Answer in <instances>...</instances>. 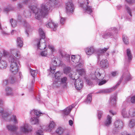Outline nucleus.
Segmentation results:
<instances>
[{"instance_id":"nucleus-23","label":"nucleus","mask_w":135,"mask_h":135,"mask_svg":"<svg viewBox=\"0 0 135 135\" xmlns=\"http://www.w3.org/2000/svg\"><path fill=\"white\" fill-rule=\"evenodd\" d=\"M58 24L55 23L52 20H50L46 25L48 28L52 29L54 31H56L58 27Z\"/></svg>"},{"instance_id":"nucleus-42","label":"nucleus","mask_w":135,"mask_h":135,"mask_svg":"<svg viewBox=\"0 0 135 135\" xmlns=\"http://www.w3.org/2000/svg\"><path fill=\"white\" fill-rule=\"evenodd\" d=\"M123 40L124 43L125 44L127 45L129 44L128 38L126 36L124 35H123Z\"/></svg>"},{"instance_id":"nucleus-40","label":"nucleus","mask_w":135,"mask_h":135,"mask_svg":"<svg viewBox=\"0 0 135 135\" xmlns=\"http://www.w3.org/2000/svg\"><path fill=\"white\" fill-rule=\"evenodd\" d=\"M92 100V95L91 94H89L88 95L87 98L85 100V102L86 104H89L91 102Z\"/></svg>"},{"instance_id":"nucleus-53","label":"nucleus","mask_w":135,"mask_h":135,"mask_svg":"<svg viewBox=\"0 0 135 135\" xmlns=\"http://www.w3.org/2000/svg\"><path fill=\"white\" fill-rule=\"evenodd\" d=\"M126 1L130 4H131L135 2V0H126Z\"/></svg>"},{"instance_id":"nucleus-61","label":"nucleus","mask_w":135,"mask_h":135,"mask_svg":"<svg viewBox=\"0 0 135 135\" xmlns=\"http://www.w3.org/2000/svg\"><path fill=\"white\" fill-rule=\"evenodd\" d=\"M19 76H20V77L21 78V73L20 72L19 73Z\"/></svg>"},{"instance_id":"nucleus-33","label":"nucleus","mask_w":135,"mask_h":135,"mask_svg":"<svg viewBox=\"0 0 135 135\" xmlns=\"http://www.w3.org/2000/svg\"><path fill=\"white\" fill-rule=\"evenodd\" d=\"M125 7L127 13L128 14H129V16L128 18L127 17V20L130 21L131 20V18L132 16V10L129 7L127 6H126Z\"/></svg>"},{"instance_id":"nucleus-56","label":"nucleus","mask_w":135,"mask_h":135,"mask_svg":"<svg viewBox=\"0 0 135 135\" xmlns=\"http://www.w3.org/2000/svg\"><path fill=\"white\" fill-rule=\"evenodd\" d=\"M16 32V31L15 30H12L11 32V34L12 35L14 34L15 32Z\"/></svg>"},{"instance_id":"nucleus-29","label":"nucleus","mask_w":135,"mask_h":135,"mask_svg":"<svg viewBox=\"0 0 135 135\" xmlns=\"http://www.w3.org/2000/svg\"><path fill=\"white\" fill-rule=\"evenodd\" d=\"M5 91L6 95L7 96H13L14 95L13 90L11 87L7 86L5 88Z\"/></svg>"},{"instance_id":"nucleus-55","label":"nucleus","mask_w":135,"mask_h":135,"mask_svg":"<svg viewBox=\"0 0 135 135\" xmlns=\"http://www.w3.org/2000/svg\"><path fill=\"white\" fill-rule=\"evenodd\" d=\"M122 6L120 5H119L117 6V8L118 9H119L121 8Z\"/></svg>"},{"instance_id":"nucleus-13","label":"nucleus","mask_w":135,"mask_h":135,"mask_svg":"<svg viewBox=\"0 0 135 135\" xmlns=\"http://www.w3.org/2000/svg\"><path fill=\"white\" fill-rule=\"evenodd\" d=\"M20 130L22 133H28L31 132L32 127L27 123H23L20 126Z\"/></svg>"},{"instance_id":"nucleus-24","label":"nucleus","mask_w":135,"mask_h":135,"mask_svg":"<svg viewBox=\"0 0 135 135\" xmlns=\"http://www.w3.org/2000/svg\"><path fill=\"white\" fill-rule=\"evenodd\" d=\"M2 56V54L0 52V70L5 69L7 66V63L5 61L1 60Z\"/></svg>"},{"instance_id":"nucleus-14","label":"nucleus","mask_w":135,"mask_h":135,"mask_svg":"<svg viewBox=\"0 0 135 135\" xmlns=\"http://www.w3.org/2000/svg\"><path fill=\"white\" fill-rule=\"evenodd\" d=\"M67 78L66 77H64L60 79L59 81L57 80H56L54 82V84L57 87H59V85L61 86H63L64 88L66 87L67 85Z\"/></svg>"},{"instance_id":"nucleus-26","label":"nucleus","mask_w":135,"mask_h":135,"mask_svg":"<svg viewBox=\"0 0 135 135\" xmlns=\"http://www.w3.org/2000/svg\"><path fill=\"white\" fill-rule=\"evenodd\" d=\"M117 98V94L116 93L112 95L110 98L109 104L114 107H115L116 105V101Z\"/></svg>"},{"instance_id":"nucleus-58","label":"nucleus","mask_w":135,"mask_h":135,"mask_svg":"<svg viewBox=\"0 0 135 135\" xmlns=\"http://www.w3.org/2000/svg\"><path fill=\"white\" fill-rule=\"evenodd\" d=\"M123 133H124V134H125L126 135H131V134H127V132L126 131L124 132Z\"/></svg>"},{"instance_id":"nucleus-60","label":"nucleus","mask_w":135,"mask_h":135,"mask_svg":"<svg viewBox=\"0 0 135 135\" xmlns=\"http://www.w3.org/2000/svg\"><path fill=\"white\" fill-rule=\"evenodd\" d=\"M34 80H32V84H33V83H34Z\"/></svg>"},{"instance_id":"nucleus-7","label":"nucleus","mask_w":135,"mask_h":135,"mask_svg":"<svg viewBox=\"0 0 135 135\" xmlns=\"http://www.w3.org/2000/svg\"><path fill=\"white\" fill-rule=\"evenodd\" d=\"M38 32L40 40L37 39L35 40L34 44L37 46V49L41 50L45 49L46 47V43L44 38H45V33L41 28H40Z\"/></svg>"},{"instance_id":"nucleus-41","label":"nucleus","mask_w":135,"mask_h":135,"mask_svg":"<svg viewBox=\"0 0 135 135\" xmlns=\"http://www.w3.org/2000/svg\"><path fill=\"white\" fill-rule=\"evenodd\" d=\"M11 84L14 83L17 81V78L16 76H11L9 78Z\"/></svg>"},{"instance_id":"nucleus-9","label":"nucleus","mask_w":135,"mask_h":135,"mask_svg":"<svg viewBox=\"0 0 135 135\" xmlns=\"http://www.w3.org/2000/svg\"><path fill=\"white\" fill-rule=\"evenodd\" d=\"M72 61L75 64H77L75 66V68H82L84 66V61L81 59V57L79 55H72L71 57Z\"/></svg>"},{"instance_id":"nucleus-28","label":"nucleus","mask_w":135,"mask_h":135,"mask_svg":"<svg viewBox=\"0 0 135 135\" xmlns=\"http://www.w3.org/2000/svg\"><path fill=\"white\" fill-rule=\"evenodd\" d=\"M100 62V67L104 69L107 68L109 66V62L106 59L103 60L101 59Z\"/></svg>"},{"instance_id":"nucleus-49","label":"nucleus","mask_w":135,"mask_h":135,"mask_svg":"<svg viewBox=\"0 0 135 135\" xmlns=\"http://www.w3.org/2000/svg\"><path fill=\"white\" fill-rule=\"evenodd\" d=\"M86 81L87 84L90 86H92L93 85V83L90 80L86 79Z\"/></svg>"},{"instance_id":"nucleus-31","label":"nucleus","mask_w":135,"mask_h":135,"mask_svg":"<svg viewBox=\"0 0 135 135\" xmlns=\"http://www.w3.org/2000/svg\"><path fill=\"white\" fill-rule=\"evenodd\" d=\"M71 68L70 67H65L64 69V73L66 75L69 74V76L71 80H74V79L72 76V75L71 74H70V72L71 71Z\"/></svg>"},{"instance_id":"nucleus-12","label":"nucleus","mask_w":135,"mask_h":135,"mask_svg":"<svg viewBox=\"0 0 135 135\" xmlns=\"http://www.w3.org/2000/svg\"><path fill=\"white\" fill-rule=\"evenodd\" d=\"M31 114H34L36 115L33 117H32L30 119V122L32 124H37L38 123L39 120L37 116H40L39 115L42 114V113L37 110H31L30 112Z\"/></svg>"},{"instance_id":"nucleus-6","label":"nucleus","mask_w":135,"mask_h":135,"mask_svg":"<svg viewBox=\"0 0 135 135\" xmlns=\"http://www.w3.org/2000/svg\"><path fill=\"white\" fill-rule=\"evenodd\" d=\"M31 16V13L28 12L24 11L23 13H18L17 20L19 25L23 24L25 27V32L27 36H28L29 34L31 32L32 30L29 24L26 21L23 20V17L26 18L30 17Z\"/></svg>"},{"instance_id":"nucleus-30","label":"nucleus","mask_w":135,"mask_h":135,"mask_svg":"<svg viewBox=\"0 0 135 135\" xmlns=\"http://www.w3.org/2000/svg\"><path fill=\"white\" fill-rule=\"evenodd\" d=\"M121 114L124 118H129V109H127L126 108H123L121 111Z\"/></svg>"},{"instance_id":"nucleus-8","label":"nucleus","mask_w":135,"mask_h":135,"mask_svg":"<svg viewBox=\"0 0 135 135\" xmlns=\"http://www.w3.org/2000/svg\"><path fill=\"white\" fill-rule=\"evenodd\" d=\"M118 30L115 27H111L107 29L102 35V37L105 39L112 38L114 36V33H117Z\"/></svg>"},{"instance_id":"nucleus-5","label":"nucleus","mask_w":135,"mask_h":135,"mask_svg":"<svg viewBox=\"0 0 135 135\" xmlns=\"http://www.w3.org/2000/svg\"><path fill=\"white\" fill-rule=\"evenodd\" d=\"M3 101L0 99V118L3 120L9 122L11 121L14 124H17L18 122L17 117L14 115L11 117L9 113L3 108Z\"/></svg>"},{"instance_id":"nucleus-34","label":"nucleus","mask_w":135,"mask_h":135,"mask_svg":"<svg viewBox=\"0 0 135 135\" xmlns=\"http://www.w3.org/2000/svg\"><path fill=\"white\" fill-rule=\"evenodd\" d=\"M17 44V46L19 47H22L23 45V40L21 37H18L16 40Z\"/></svg>"},{"instance_id":"nucleus-18","label":"nucleus","mask_w":135,"mask_h":135,"mask_svg":"<svg viewBox=\"0 0 135 135\" xmlns=\"http://www.w3.org/2000/svg\"><path fill=\"white\" fill-rule=\"evenodd\" d=\"M57 60L58 59L55 57L52 58L51 63L50 64L49 69L50 73L53 74L55 73L56 69Z\"/></svg>"},{"instance_id":"nucleus-50","label":"nucleus","mask_w":135,"mask_h":135,"mask_svg":"<svg viewBox=\"0 0 135 135\" xmlns=\"http://www.w3.org/2000/svg\"><path fill=\"white\" fill-rule=\"evenodd\" d=\"M60 76V75L59 71H57L55 74V77L56 79H59Z\"/></svg>"},{"instance_id":"nucleus-4","label":"nucleus","mask_w":135,"mask_h":135,"mask_svg":"<svg viewBox=\"0 0 135 135\" xmlns=\"http://www.w3.org/2000/svg\"><path fill=\"white\" fill-rule=\"evenodd\" d=\"M105 73L104 71L102 69L98 68L95 71L92 72L90 75L91 79L99 82L98 85H101L105 84L107 80H103L105 76Z\"/></svg>"},{"instance_id":"nucleus-47","label":"nucleus","mask_w":135,"mask_h":135,"mask_svg":"<svg viewBox=\"0 0 135 135\" xmlns=\"http://www.w3.org/2000/svg\"><path fill=\"white\" fill-rule=\"evenodd\" d=\"M60 23L61 25H63L64 23L65 22L66 19L62 17H60Z\"/></svg>"},{"instance_id":"nucleus-38","label":"nucleus","mask_w":135,"mask_h":135,"mask_svg":"<svg viewBox=\"0 0 135 135\" xmlns=\"http://www.w3.org/2000/svg\"><path fill=\"white\" fill-rule=\"evenodd\" d=\"M135 126V118H132L129 120L128 126L131 128H133Z\"/></svg>"},{"instance_id":"nucleus-36","label":"nucleus","mask_w":135,"mask_h":135,"mask_svg":"<svg viewBox=\"0 0 135 135\" xmlns=\"http://www.w3.org/2000/svg\"><path fill=\"white\" fill-rule=\"evenodd\" d=\"M81 68H75L79 75L81 76L84 75L85 74V69H79Z\"/></svg>"},{"instance_id":"nucleus-3","label":"nucleus","mask_w":135,"mask_h":135,"mask_svg":"<svg viewBox=\"0 0 135 135\" xmlns=\"http://www.w3.org/2000/svg\"><path fill=\"white\" fill-rule=\"evenodd\" d=\"M132 78L131 76L129 73L128 71H127L123 74L118 82L115 86L110 88L100 89L96 92L95 93H111L114 90L117 88L120 85L122 80H124L125 83H126L127 81L131 80Z\"/></svg>"},{"instance_id":"nucleus-57","label":"nucleus","mask_w":135,"mask_h":135,"mask_svg":"<svg viewBox=\"0 0 135 135\" xmlns=\"http://www.w3.org/2000/svg\"><path fill=\"white\" fill-rule=\"evenodd\" d=\"M36 99L39 102V101H40V97H39L38 98V99L37 98V97H36Z\"/></svg>"},{"instance_id":"nucleus-1","label":"nucleus","mask_w":135,"mask_h":135,"mask_svg":"<svg viewBox=\"0 0 135 135\" xmlns=\"http://www.w3.org/2000/svg\"><path fill=\"white\" fill-rule=\"evenodd\" d=\"M35 0H23L22 3H19L18 4L19 7L22 8L23 4H28V7L31 11L35 14V18L38 20L42 17H44L47 15L49 11L52 10V8L59 7L61 6V4L59 0H48L46 3L41 4V9H38L37 7L33 5L32 3H34Z\"/></svg>"},{"instance_id":"nucleus-45","label":"nucleus","mask_w":135,"mask_h":135,"mask_svg":"<svg viewBox=\"0 0 135 135\" xmlns=\"http://www.w3.org/2000/svg\"><path fill=\"white\" fill-rule=\"evenodd\" d=\"M8 84V81L7 79L3 80L2 81V85L3 86H6Z\"/></svg>"},{"instance_id":"nucleus-51","label":"nucleus","mask_w":135,"mask_h":135,"mask_svg":"<svg viewBox=\"0 0 135 135\" xmlns=\"http://www.w3.org/2000/svg\"><path fill=\"white\" fill-rule=\"evenodd\" d=\"M109 113L110 114L112 115L113 116L115 115L116 114V112L112 110H109Z\"/></svg>"},{"instance_id":"nucleus-32","label":"nucleus","mask_w":135,"mask_h":135,"mask_svg":"<svg viewBox=\"0 0 135 135\" xmlns=\"http://www.w3.org/2000/svg\"><path fill=\"white\" fill-rule=\"evenodd\" d=\"M129 118H135V109L132 107L129 109Z\"/></svg>"},{"instance_id":"nucleus-11","label":"nucleus","mask_w":135,"mask_h":135,"mask_svg":"<svg viewBox=\"0 0 135 135\" xmlns=\"http://www.w3.org/2000/svg\"><path fill=\"white\" fill-rule=\"evenodd\" d=\"M109 49V47L105 48L104 49H99L98 53V54L97 59L98 62L101 59H104V58H107L109 55V54L108 52H106Z\"/></svg>"},{"instance_id":"nucleus-39","label":"nucleus","mask_w":135,"mask_h":135,"mask_svg":"<svg viewBox=\"0 0 135 135\" xmlns=\"http://www.w3.org/2000/svg\"><path fill=\"white\" fill-rule=\"evenodd\" d=\"M10 22L11 24V26L13 27H16L17 25V22L16 20L13 18L10 20Z\"/></svg>"},{"instance_id":"nucleus-19","label":"nucleus","mask_w":135,"mask_h":135,"mask_svg":"<svg viewBox=\"0 0 135 135\" xmlns=\"http://www.w3.org/2000/svg\"><path fill=\"white\" fill-rule=\"evenodd\" d=\"M99 49H95L93 46L88 47L85 49V51L86 54L91 55L93 54H97L98 53Z\"/></svg>"},{"instance_id":"nucleus-46","label":"nucleus","mask_w":135,"mask_h":135,"mask_svg":"<svg viewBox=\"0 0 135 135\" xmlns=\"http://www.w3.org/2000/svg\"><path fill=\"white\" fill-rule=\"evenodd\" d=\"M30 71L31 75L34 77V76L37 74V73L36 71V70L30 69Z\"/></svg>"},{"instance_id":"nucleus-37","label":"nucleus","mask_w":135,"mask_h":135,"mask_svg":"<svg viewBox=\"0 0 135 135\" xmlns=\"http://www.w3.org/2000/svg\"><path fill=\"white\" fill-rule=\"evenodd\" d=\"M126 100L127 102H130L132 103H135V95L127 97L126 98Z\"/></svg>"},{"instance_id":"nucleus-22","label":"nucleus","mask_w":135,"mask_h":135,"mask_svg":"<svg viewBox=\"0 0 135 135\" xmlns=\"http://www.w3.org/2000/svg\"><path fill=\"white\" fill-rule=\"evenodd\" d=\"M132 57L131 50L129 49H127L126 50V55L125 57V62L128 63L130 62L131 61Z\"/></svg>"},{"instance_id":"nucleus-21","label":"nucleus","mask_w":135,"mask_h":135,"mask_svg":"<svg viewBox=\"0 0 135 135\" xmlns=\"http://www.w3.org/2000/svg\"><path fill=\"white\" fill-rule=\"evenodd\" d=\"M74 81H75L74 85L76 89L78 90H80L83 87V82L79 79H76L74 78Z\"/></svg>"},{"instance_id":"nucleus-27","label":"nucleus","mask_w":135,"mask_h":135,"mask_svg":"<svg viewBox=\"0 0 135 135\" xmlns=\"http://www.w3.org/2000/svg\"><path fill=\"white\" fill-rule=\"evenodd\" d=\"M112 122V117L108 115L105 120L103 122V124L104 126L108 127L111 124Z\"/></svg>"},{"instance_id":"nucleus-16","label":"nucleus","mask_w":135,"mask_h":135,"mask_svg":"<svg viewBox=\"0 0 135 135\" xmlns=\"http://www.w3.org/2000/svg\"><path fill=\"white\" fill-rule=\"evenodd\" d=\"M48 47L51 51L50 53V54L49 53L47 50L42 51L40 52V55L42 56L43 57H49L50 55L52 54L55 51V49L54 47L53 46L49 45H48Z\"/></svg>"},{"instance_id":"nucleus-52","label":"nucleus","mask_w":135,"mask_h":135,"mask_svg":"<svg viewBox=\"0 0 135 135\" xmlns=\"http://www.w3.org/2000/svg\"><path fill=\"white\" fill-rule=\"evenodd\" d=\"M112 76H116L117 74H118V72L117 71H114L112 72Z\"/></svg>"},{"instance_id":"nucleus-54","label":"nucleus","mask_w":135,"mask_h":135,"mask_svg":"<svg viewBox=\"0 0 135 135\" xmlns=\"http://www.w3.org/2000/svg\"><path fill=\"white\" fill-rule=\"evenodd\" d=\"M69 125L71 126L73 124V122L71 120H70L69 121Z\"/></svg>"},{"instance_id":"nucleus-10","label":"nucleus","mask_w":135,"mask_h":135,"mask_svg":"<svg viewBox=\"0 0 135 135\" xmlns=\"http://www.w3.org/2000/svg\"><path fill=\"white\" fill-rule=\"evenodd\" d=\"M89 2L88 0H83L82 2L80 3V6L83 9L84 12L91 15L93 9L91 6L88 5Z\"/></svg>"},{"instance_id":"nucleus-17","label":"nucleus","mask_w":135,"mask_h":135,"mask_svg":"<svg viewBox=\"0 0 135 135\" xmlns=\"http://www.w3.org/2000/svg\"><path fill=\"white\" fill-rule=\"evenodd\" d=\"M113 126L115 130H113V132L114 133L116 132L117 130H120L123 127V123L122 121L119 119H117L114 122Z\"/></svg>"},{"instance_id":"nucleus-15","label":"nucleus","mask_w":135,"mask_h":135,"mask_svg":"<svg viewBox=\"0 0 135 135\" xmlns=\"http://www.w3.org/2000/svg\"><path fill=\"white\" fill-rule=\"evenodd\" d=\"M66 8L67 13H73L75 7L72 0L69 1L66 3Z\"/></svg>"},{"instance_id":"nucleus-2","label":"nucleus","mask_w":135,"mask_h":135,"mask_svg":"<svg viewBox=\"0 0 135 135\" xmlns=\"http://www.w3.org/2000/svg\"><path fill=\"white\" fill-rule=\"evenodd\" d=\"M10 53L8 58L10 64L9 70L12 74L15 75L17 73L19 70L20 53L19 51L15 49H11Z\"/></svg>"},{"instance_id":"nucleus-25","label":"nucleus","mask_w":135,"mask_h":135,"mask_svg":"<svg viewBox=\"0 0 135 135\" xmlns=\"http://www.w3.org/2000/svg\"><path fill=\"white\" fill-rule=\"evenodd\" d=\"M76 106L75 104H72L66 108L62 111V114L64 115H67L70 112L72 109Z\"/></svg>"},{"instance_id":"nucleus-64","label":"nucleus","mask_w":135,"mask_h":135,"mask_svg":"<svg viewBox=\"0 0 135 135\" xmlns=\"http://www.w3.org/2000/svg\"><path fill=\"white\" fill-rule=\"evenodd\" d=\"M24 95V94H22V96L23 95Z\"/></svg>"},{"instance_id":"nucleus-43","label":"nucleus","mask_w":135,"mask_h":135,"mask_svg":"<svg viewBox=\"0 0 135 135\" xmlns=\"http://www.w3.org/2000/svg\"><path fill=\"white\" fill-rule=\"evenodd\" d=\"M103 113V112L101 110H99L97 111V115L99 120L101 119Z\"/></svg>"},{"instance_id":"nucleus-35","label":"nucleus","mask_w":135,"mask_h":135,"mask_svg":"<svg viewBox=\"0 0 135 135\" xmlns=\"http://www.w3.org/2000/svg\"><path fill=\"white\" fill-rule=\"evenodd\" d=\"M64 131V129L61 127H59L56 130L55 132L54 133H51L52 134H54L56 133H57L59 134H61Z\"/></svg>"},{"instance_id":"nucleus-62","label":"nucleus","mask_w":135,"mask_h":135,"mask_svg":"<svg viewBox=\"0 0 135 135\" xmlns=\"http://www.w3.org/2000/svg\"><path fill=\"white\" fill-rule=\"evenodd\" d=\"M126 103V102H124L123 103V105H125V103Z\"/></svg>"},{"instance_id":"nucleus-59","label":"nucleus","mask_w":135,"mask_h":135,"mask_svg":"<svg viewBox=\"0 0 135 135\" xmlns=\"http://www.w3.org/2000/svg\"><path fill=\"white\" fill-rule=\"evenodd\" d=\"M0 135H4L3 132L1 131H0Z\"/></svg>"},{"instance_id":"nucleus-20","label":"nucleus","mask_w":135,"mask_h":135,"mask_svg":"<svg viewBox=\"0 0 135 135\" xmlns=\"http://www.w3.org/2000/svg\"><path fill=\"white\" fill-rule=\"evenodd\" d=\"M7 128L9 131L13 133L12 134H11V135L18 134V132L17 131L18 129V126L14 125L9 124L7 126Z\"/></svg>"},{"instance_id":"nucleus-48","label":"nucleus","mask_w":135,"mask_h":135,"mask_svg":"<svg viewBox=\"0 0 135 135\" xmlns=\"http://www.w3.org/2000/svg\"><path fill=\"white\" fill-rule=\"evenodd\" d=\"M65 57L67 61L69 62L70 61V55L68 54H66Z\"/></svg>"},{"instance_id":"nucleus-63","label":"nucleus","mask_w":135,"mask_h":135,"mask_svg":"<svg viewBox=\"0 0 135 135\" xmlns=\"http://www.w3.org/2000/svg\"><path fill=\"white\" fill-rule=\"evenodd\" d=\"M134 135H135V131L134 132Z\"/></svg>"},{"instance_id":"nucleus-44","label":"nucleus","mask_w":135,"mask_h":135,"mask_svg":"<svg viewBox=\"0 0 135 135\" xmlns=\"http://www.w3.org/2000/svg\"><path fill=\"white\" fill-rule=\"evenodd\" d=\"M13 10V8L10 5L7 7H5L4 8V10L5 11L8 12L11 10Z\"/></svg>"}]
</instances>
